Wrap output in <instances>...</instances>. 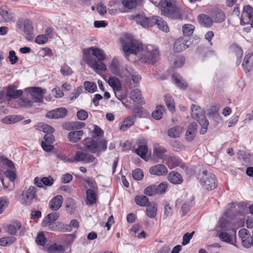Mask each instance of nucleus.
I'll use <instances>...</instances> for the list:
<instances>
[{
	"instance_id": "1",
	"label": "nucleus",
	"mask_w": 253,
	"mask_h": 253,
	"mask_svg": "<svg viewBox=\"0 0 253 253\" xmlns=\"http://www.w3.org/2000/svg\"><path fill=\"white\" fill-rule=\"evenodd\" d=\"M130 18L134 20L137 24L143 27H151L156 24L159 29L162 31L166 33L169 32V28L167 22L158 16H152L148 18L141 14H137L134 16L131 15Z\"/></svg>"
},
{
	"instance_id": "2",
	"label": "nucleus",
	"mask_w": 253,
	"mask_h": 253,
	"mask_svg": "<svg viewBox=\"0 0 253 253\" xmlns=\"http://www.w3.org/2000/svg\"><path fill=\"white\" fill-rule=\"evenodd\" d=\"M162 15L171 19H181L182 10L177 6L175 2L172 0H162L159 2Z\"/></svg>"
},
{
	"instance_id": "3",
	"label": "nucleus",
	"mask_w": 253,
	"mask_h": 253,
	"mask_svg": "<svg viewBox=\"0 0 253 253\" xmlns=\"http://www.w3.org/2000/svg\"><path fill=\"white\" fill-rule=\"evenodd\" d=\"M198 178L203 187L207 190H212L217 186V181L214 174L202 170L198 175Z\"/></svg>"
},
{
	"instance_id": "4",
	"label": "nucleus",
	"mask_w": 253,
	"mask_h": 253,
	"mask_svg": "<svg viewBox=\"0 0 253 253\" xmlns=\"http://www.w3.org/2000/svg\"><path fill=\"white\" fill-rule=\"evenodd\" d=\"M191 116L197 120L202 126L200 133L202 134H205L207 131V127L209 123L205 116V113L199 106L192 104L191 105Z\"/></svg>"
},
{
	"instance_id": "5",
	"label": "nucleus",
	"mask_w": 253,
	"mask_h": 253,
	"mask_svg": "<svg viewBox=\"0 0 253 253\" xmlns=\"http://www.w3.org/2000/svg\"><path fill=\"white\" fill-rule=\"evenodd\" d=\"M84 142L85 148L92 153L104 151L107 148V143L104 140L95 141L86 138L84 140Z\"/></svg>"
},
{
	"instance_id": "6",
	"label": "nucleus",
	"mask_w": 253,
	"mask_h": 253,
	"mask_svg": "<svg viewBox=\"0 0 253 253\" xmlns=\"http://www.w3.org/2000/svg\"><path fill=\"white\" fill-rule=\"evenodd\" d=\"M83 53L84 60H86V58H88L90 60H95L91 56V54L99 60H103L106 58V54L104 51L98 47H90L84 48L83 50Z\"/></svg>"
},
{
	"instance_id": "7",
	"label": "nucleus",
	"mask_w": 253,
	"mask_h": 253,
	"mask_svg": "<svg viewBox=\"0 0 253 253\" xmlns=\"http://www.w3.org/2000/svg\"><path fill=\"white\" fill-rule=\"evenodd\" d=\"M142 48V44L133 39L128 40L123 45V50L127 55L130 54H137Z\"/></svg>"
},
{
	"instance_id": "8",
	"label": "nucleus",
	"mask_w": 253,
	"mask_h": 253,
	"mask_svg": "<svg viewBox=\"0 0 253 253\" xmlns=\"http://www.w3.org/2000/svg\"><path fill=\"white\" fill-rule=\"evenodd\" d=\"M147 52L142 56L141 59L145 63L154 64L159 57V51L157 48L150 45L147 47Z\"/></svg>"
},
{
	"instance_id": "9",
	"label": "nucleus",
	"mask_w": 253,
	"mask_h": 253,
	"mask_svg": "<svg viewBox=\"0 0 253 253\" xmlns=\"http://www.w3.org/2000/svg\"><path fill=\"white\" fill-rule=\"evenodd\" d=\"M36 192V188L34 186H31L27 190L23 192L21 203L26 206L30 205L35 197Z\"/></svg>"
},
{
	"instance_id": "10",
	"label": "nucleus",
	"mask_w": 253,
	"mask_h": 253,
	"mask_svg": "<svg viewBox=\"0 0 253 253\" xmlns=\"http://www.w3.org/2000/svg\"><path fill=\"white\" fill-rule=\"evenodd\" d=\"M253 19V8L250 5L244 7L240 19V24L242 25L249 24Z\"/></svg>"
},
{
	"instance_id": "11",
	"label": "nucleus",
	"mask_w": 253,
	"mask_h": 253,
	"mask_svg": "<svg viewBox=\"0 0 253 253\" xmlns=\"http://www.w3.org/2000/svg\"><path fill=\"white\" fill-rule=\"evenodd\" d=\"M72 162H83L84 163H90L94 162L96 158L92 155L84 153L82 151H77L73 157Z\"/></svg>"
},
{
	"instance_id": "12",
	"label": "nucleus",
	"mask_w": 253,
	"mask_h": 253,
	"mask_svg": "<svg viewBox=\"0 0 253 253\" xmlns=\"http://www.w3.org/2000/svg\"><path fill=\"white\" fill-rule=\"evenodd\" d=\"M31 97L34 102H42L43 98L44 90L40 87H33L28 89Z\"/></svg>"
},
{
	"instance_id": "13",
	"label": "nucleus",
	"mask_w": 253,
	"mask_h": 253,
	"mask_svg": "<svg viewBox=\"0 0 253 253\" xmlns=\"http://www.w3.org/2000/svg\"><path fill=\"white\" fill-rule=\"evenodd\" d=\"M194 200V198L192 196H190L187 197L184 201L181 199H178L176 201V205L182 204L181 211L182 215L184 216L189 211L191 207L193 206V201Z\"/></svg>"
},
{
	"instance_id": "14",
	"label": "nucleus",
	"mask_w": 253,
	"mask_h": 253,
	"mask_svg": "<svg viewBox=\"0 0 253 253\" xmlns=\"http://www.w3.org/2000/svg\"><path fill=\"white\" fill-rule=\"evenodd\" d=\"M168 171L166 166L161 164L154 165L149 169V173L151 174L159 176L166 175Z\"/></svg>"
},
{
	"instance_id": "15",
	"label": "nucleus",
	"mask_w": 253,
	"mask_h": 253,
	"mask_svg": "<svg viewBox=\"0 0 253 253\" xmlns=\"http://www.w3.org/2000/svg\"><path fill=\"white\" fill-rule=\"evenodd\" d=\"M85 62L93 69L95 71H105L106 70V66L104 63L102 62V60H90L88 58H86V60H84Z\"/></svg>"
},
{
	"instance_id": "16",
	"label": "nucleus",
	"mask_w": 253,
	"mask_h": 253,
	"mask_svg": "<svg viewBox=\"0 0 253 253\" xmlns=\"http://www.w3.org/2000/svg\"><path fill=\"white\" fill-rule=\"evenodd\" d=\"M166 149L159 144L156 143L154 145L153 157L157 161L162 159L165 156Z\"/></svg>"
},
{
	"instance_id": "17",
	"label": "nucleus",
	"mask_w": 253,
	"mask_h": 253,
	"mask_svg": "<svg viewBox=\"0 0 253 253\" xmlns=\"http://www.w3.org/2000/svg\"><path fill=\"white\" fill-rule=\"evenodd\" d=\"M67 110L64 108H60L48 112L46 117L50 119H58L66 116Z\"/></svg>"
},
{
	"instance_id": "18",
	"label": "nucleus",
	"mask_w": 253,
	"mask_h": 253,
	"mask_svg": "<svg viewBox=\"0 0 253 253\" xmlns=\"http://www.w3.org/2000/svg\"><path fill=\"white\" fill-rule=\"evenodd\" d=\"M189 41L184 38L178 39L174 42L173 49L176 52H181L187 48L189 45L187 44Z\"/></svg>"
},
{
	"instance_id": "19",
	"label": "nucleus",
	"mask_w": 253,
	"mask_h": 253,
	"mask_svg": "<svg viewBox=\"0 0 253 253\" xmlns=\"http://www.w3.org/2000/svg\"><path fill=\"white\" fill-rule=\"evenodd\" d=\"M23 26L24 33L27 35L26 39L29 41L32 40L34 38L32 22L29 19H26L23 22Z\"/></svg>"
},
{
	"instance_id": "20",
	"label": "nucleus",
	"mask_w": 253,
	"mask_h": 253,
	"mask_svg": "<svg viewBox=\"0 0 253 253\" xmlns=\"http://www.w3.org/2000/svg\"><path fill=\"white\" fill-rule=\"evenodd\" d=\"M242 66L246 72H249L253 69V53H249L245 56Z\"/></svg>"
},
{
	"instance_id": "21",
	"label": "nucleus",
	"mask_w": 253,
	"mask_h": 253,
	"mask_svg": "<svg viewBox=\"0 0 253 253\" xmlns=\"http://www.w3.org/2000/svg\"><path fill=\"white\" fill-rule=\"evenodd\" d=\"M217 227L220 228L221 230L223 231L231 230L236 232L235 226L233 224L224 218H221L220 219Z\"/></svg>"
},
{
	"instance_id": "22",
	"label": "nucleus",
	"mask_w": 253,
	"mask_h": 253,
	"mask_svg": "<svg viewBox=\"0 0 253 253\" xmlns=\"http://www.w3.org/2000/svg\"><path fill=\"white\" fill-rule=\"evenodd\" d=\"M63 201V197L61 195H57L50 200L49 204V207L52 211H57L61 207Z\"/></svg>"
},
{
	"instance_id": "23",
	"label": "nucleus",
	"mask_w": 253,
	"mask_h": 253,
	"mask_svg": "<svg viewBox=\"0 0 253 253\" xmlns=\"http://www.w3.org/2000/svg\"><path fill=\"white\" fill-rule=\"evenodd\" d=\"M197 132V124L195 122L191 123L187 128L186 133V139L191 141L194 138Z\"/></svg>"
},
{
	"instance_id": "24",
	"label": "nucleus",
	"mask_w": 253,
	"mask_h": 253,
	"mask_svg": "<svg viewBox=\"0 0 253 253\" xmlns=\"http://www.w3.org/2000/svg\"><path fill=\"white\" fill-rule=\"evenodd\" d=\"M171 78L173 83L180 88L185 89L187 86V83L182 79L180 74L174 73Z\"/></svg>"
},
{
	"instance_id": "25",
	"label": "nucleus",
	"mask_w": 253,
	"mask_h": 253,
	"mask_svg": "<svg viewBox=\"0 0 253 253\" xmlns=\"http://www.w3.org/2000/svg\"><path fill=\"white\" fill-rule=\"evenodd\" d=\"M0 15L3 22H9L13 19V14L6 6L2 5L0 8Z\"/></svg>"
},
{
	"instance_id": "26",
	"label": "nucleus",
	"mask_w": 253,
	"mask_h": 253,
	"mask_svg": "<svg viewBox=\"0 0 253 253\" xmlns=\"http://www.w3.org/2000/svg\"><path fill=\"white\" fill-rule=\"evenodd\" d=\"M110 70L112 73L116 76H119L121 78L124 77V75L121 71L119 62L116 58H113L112 60L110 65Z\"/></svg>"
},
{
	"instance_id": "27",
	"label": "nucleus",
	"mask_w": 253,
	"mask_h": 253,
	"mask_svg": "<svg viewBox=\"0 0 253 253\" xmlns=\"http://www.w3.org/2000/svg\"><path fill=\"white\" fill-rule=\"evenodd\" d=\"M84 134L83 130H77L70 131L68 134V139L73 143L79 142L82 138Z\"/></svg>"
},
{
	"instance_id": "28",
	"label": "nucleus",
	"mask_w": 253,
	"mask_h": 253,
	"mask_svg": "<svg viewBox=\"0 0 253 253\" xmlns=\"http://www.w3.org/2000/svg\"><path fill=\"white\" fill-rule=\"evenodd\" d=\"M168 179L170 182L175 184H181L183 181L181 175L175 171H172L169 174Z\"/></svg>"
},
{
	"instance_id": "29",
	"label": "nucleus",
	"mask_w": 253,
	"mask_h": 253,
	"mask_svg": "<svg viewBox=\"0 0 253 253\" xmlns=\"http://www.w3.org/2000/svg\"><path fill=\"white\" fill-rule=\"evenodd\" d=\"M34 182L35 184L39 187H42V184H44L45 186H50L53 184V179L50 176L47 177H45L42 179L36 177L35 178Z\"/></svg>"
},
{
	"instance_id": "30",
	"label": "nucleus",
	"mask_w": 253,
	"mask_h": 253,
	"mask_svg": "<svg viewBox=\"0 0 253 253\" xmlns=\"http://www.w3.org/2000/svg\"><path fill=\"white\" fill-rule=\"evenodd\" d=\"M22 94L21 90H17L15 87L9 86L7 87L6 95L9 98H17Z\"/></svg>"
},
{
	"instance_id": "31",
	"label": "nucleus",
	"mask_w": 253,
	"mask_h": 253,
	"mask_svg": "<svg viewBox=\"0 0 253 253\" xmlns=\"http://www.w3.org/2000/svg\"><path fill=\"white\" fill-rule=\"evenodd\" d=\"M22 228L21 224L18 221H13L7 226V231L9 234L14 235L16 233L17 230Z\"/></svg>"
},
{
	"instance_id": "32",
	"label": "nucleus",
	"mask_w": 253,
	"mask_h": 253,
	"mask_svg": "<svg viewBox=\"0 0 253 253\" xmlns=\"http://www.w3.org/2000/svg\"><path fill=\"white\" fill-rule=\"evenodd\" d=\"M135 121V117L133 116H130L124 119L122 125L120 126V130L123 131L127 130L134 124Z\"/></svg>"
},
{
	"instance_id": "33",
	"label": "nucleus",
	"mask_w": 253,
	"mask_h": 253,
	"mask_svg": "<svg viewBox=\"0 0 253 253\" xmlns=\"http://www.w3.org/2000/svg\"><path fill=\"white\" fill-rule=\"evenodd\" d=\"M107 82L108 84L115 91H119L122 88V84L121 82L119 79L116 77H111L109 78Z\"/></svg>"
},
{
	"instance_id": "34",
	"label": "nucleus",
	"mask_w": 253,
	"mask_h": 253,
	"mask_svg": "<svg viewBox=\"0 0 253 253\" xmlns=\"http://www.w3.org/2000/svg\"><path fill=\"white\" fill-rule=\"evenodd\" d=\"M198 20L200 24L204 27H210L213 23V20L211 18L205 14H201L199 15Z\"/></svg>"
},
{
	"instance_id": "35",
	"label": "nucleus",
	"mask_w": 253,
	"mask_h": 253,
	"mask_svg": "<svg viewBox=\"0 0 253 253\" xmlns=\"http://www.w3.org/2000/svg\"><path fill=\"white\" fill-rule=\"evenodd\" d=\"M96 191L91 190L90 189H87L86 191V201L87 205H92L96 202Z\"/></svg>"
},
{
	"instance_id": "36",
	"label": "nucleus",
	"mask_w": 253,
	"mask_h": 253,
	"mask_svg": "<svg viewBox=\"0 0 253 253\" xmlns=\"http://www.w3.org/2000/svg\"><path fill=\"white\" fill-rule=\"evenodd\" d=\"M130 96L132 100L137 103L141 104L143 102L141 91L139 89L136 88L131 91Z\"/></svg>"
},
{
	"instance_id": "37",
	"label": "nucleus",
	"mask_w": 253,
	"mask_h": 253,
	"mask_svg": "<svg viewBox=\"0 0 253 253\" xmlns=\"http://www.w3.org/2000/svg\"><path fill=\"white\" fill-rule=\"evenodd\" d=\"M22 120V117L21 116L10 115L3 118L1 120V122L4 124H11L17 123Z\"/></svg>"
},
{
	"instance_id": "38",
	"label": "nucleus",
	"mask_w": 253,
	"mask_h": 253,
	"mask_svg": "<svg viewBox=\"0 0 253 253\" xmlns=\"http://www.w3.org/2000/svg\"><path fill=\"white\" fill-rule=\"evenodd\" d=\"M135 201L137 205L141 207L148 206L150 204L149 199L144 195L136 196Z\"/></svg>"
},
{
	"instance_id": "39",
	"label": "nucleus",
	"mask_w": 253,
	"mask_h": 253,
	"mask_svg": "<svg viewBox=\"0 0 253 253\" xmlns=\"http://www.w3.org/2000/svg\"><path fill=\"white\" fill-rule=\"evenodd\" d=\"M133 116L136 117L144 118L146 117L148 113L142 107H136L134 108L132 111Z\"/></svg>"
},
{
	"instance_id": "40",
	"label": "nucleus",
	"mask_w": 253,
	"mask_h": 253,
	"mask_svg": "<svg viewBox=\"0 0 253 253\" xmlns=\"http://www.w3.org/2000/svg\"><path fill=\"white\" fill-rule=\"evenodd\" d=\"M147 208L146 210V215L150 218H154L156 214L157 211V206L155 204L152 205L149 204V206H147Z\"/></svg>"
},
{
	"instance_id": "41",
	"label": "nucleus",
	"mask_w": 253,
	"mask_h": 253,
	"mask_svg": "<svg viewBox=\"0 0 253 253\" xmlns=\"http://www.w3.org/2000/svg\"><path fill=\"white\" fill-rule=\"evenodd\" d=\"M165 101L168 108L170 111H173L175 110V103L173 99L169 94H166L165 96Z\"/></svg>"
},
{
	"instance_id": "42",
	"label": "nucleus",
	"mask_w": 253,
	"mask_h": 253,
	"mask_svg": "<svg viewBox=\"0 0 253 253\" xmlns=\"http://www.w3.org/2000/svg\"><path fill=\"white\" fill-rule=\"evenodd\" d=\"M165 110V107L162 105H158L156 107L155 110L152 113V116L156 120H160L163 116V112Z\"/></svg>"
},
{
	"instance_id": "43",
	"label": "nucleus",
	"mask_w": 253,
	"mask_h": 253,
	"mask_svg": "<svg viewBox=\"0 0 253 253\" xmlns=\"http://www.w3.org/2000/svg\"><path fill=\"white\" fill-rule=\"evenodd\" d=\"M181 131V128L180 126H175L170 128L168 134L171 138H177L180 136Z\"/></svg>"
},
{
	"instance_id": "44",
	"label": "nucleus",
	"mask_w": 253,
	"mask_h": 253,
	"mask_svg": "<svg viewBox=\"0 0 253 253\" xmlns=\"http://www.w3.org/2000/svg\"><path fill=\"white\" fill-rule=\"evenodd\" d=\"M37 129L41 131H43L47 133L54 131V128L52 126L42 123H40L37 124Z\"/></svg>"
},
{
	"instance_id": "45",
	"label": "nucleus",
	"mask_w": 253,
	"mask_h": 253,
	"mask_svg": "<svg viewBox=\"0 0 253 253\" xmlns=\"http://www.w3.org/2000/svg\"><path fill=\"white\" fill-rule=\"evenodd\" d=\"M48 253H57L58 252H63V247L62 246L57 244H53L50 245L47 248Z\"/></svg>"
},
{
	"instance_id": "46",
	"label": "nucleus",
	"mask_w": 253,
	"mask_h": 253,
	"mask_svg": "<svg viewBox=\"0 0 253 253\" xmlns=\"http://www.w3.org/2000/svg\"><path fill=\"white\" fill-rule=\"evenodd\" d=\"M195 27L190 24H184L182 27V31L183 35L186 36H191L194 32Z\"/></svg>"
},
{
	"instance_id": "47",
	"label": "nucleus",
	"mask_w": 253,
	"mask_h": 253,
	"mask_svg": "<svg viewBox=\"0 0 253 253\" xmlns=\"http://www.w3.org/2000/svg\"><path fill=\"white\" fill-rule=\"evenodd\" d=\"M67 211L69 213H72L75 210L76 206L74 200L72 198H69L66 201Z\"/></svg>"
},
{
	"instance_id": "48",
	"label": "nucleus",
	"mask_w": 253,
	"mask_h": 253,
	"mask_svg": "<svg viewBox=\"0 0 253 253\" xmlns=\"http://www.w3.org/2000/svg\"><path fill=\"white\" fill-rule=\"evenodd\" d=\"M148 151V147L146 145H140L135 149L136 153L142 158L144 159Z\"/></svg>"
},
{
	"instance_id": "49",
	"label": "nucleus",
	"mask_w": 253,
	"mask_h": 253,
	"mask_svg": "<svg viewBox=\"0 0 253 253\" xmlns=\"http://www.w3.org/2000/svg\"><path fill=\"white\" fill-rule=\"evenodd\" d=\"M137 0H123V6L127 9H131L135 8L137 5Z\"/></svg>"
},
{
	"instance_id": "50",
	"label": "nucleus",
	"mask_w": 253,
	"mask_h": 253,
	"mask_svg": "<svg viewBox=\"0 0 253 253\" xmlns=\"http://www.w3.org/2000/svg\"><path fill=\"white\" fill-rule=\"evenodd\" d=\"M144 193L149 196L157 195L156 185H151L147 187L144 190Z\"/></svg>"
},
{
	"instance_id": "51",
	"label": "nucleus",
	"mask_w": 253,
	"mask_h": 253,
	"mask_svg": "<svg viewBox=\"0 0 253 253\" xmlns=\"http://www.w3.org/2000/svg\"><path fill=\"white\" fill-rule=\"evenodd\" d=\"M219 106L217 105L211 106L208 110V115L212 117H217L219 116Z\"/></svg>"
},
{
	"instance_id": "52",
	"label": "nucleus",
	"mask_w": 253,
	"mask_h": 253,
	"mask_svg": "<svg viewBox=\"0 0 253 253\" xmlns=\"http://www.w3.org/2000/svg\"><path fill=\"white\" fill-rule=\"evenodd\" d=\"M84 86L85 89L89 92H93L97 89L96 84L93 82L85 81L84 83Z\"/></svg>"
},
{
	"instance_id": "53",
	"label": "nucleus",
	"mask_w": 253,
	"mask_h": 253,
	"mask_svg": "<svg viewBox=\"0 0 253 253\" xmlns=\"http://www.w3.org/2000/svg\"><path fill=\"white\" fill-rule=\"evenodd\" d=\"M16 169L15 168L11 169H7L5 172V174L6 176L11 181H13L16 177Z\"/></svg>"
},
{
	"instance_id": "54",
	"label": "nucleus",
	"mask_w": 253,
	"mask_h": 253,
	"mask_svg": "<svg viewBox=\"0 0 253 253\" xmlns=\"http://www.w3.org/2000/svg\"><path fill=\"white\" fill-rule=\"evenodd\" d=\"M225 19V16L223 12L221 10L217 11L215 13L214 20L215 22L220 23L223 21Z\"/></svg>"
},
{
	"instance_id": "55",
	"label": "nucleus",
	"mask_w": 253,
	"mask_h": 253,
	"mask_svg": "<svg viewBox=\"0 0 253 253\" xmlns=\"http://www.w3.org/2000/svg\"><path fill=\"white\" fill-rule=\"evenodd\" d=\"M168 188V184L166 182H162L158 186L156 185L157 194H163L165 193Z\"/></svg>"
},
{
	"instance_id": "56",
	"label": "nucleus",
	"mask_w": 253,
	"mask_h": 253,
	"mask_svg": "<svg viewBox=\"0 0 253 253\" xmlns=\"http://www.w3.org/2000/svg\"><path fill=\"white\" fill-rule=\"evenodd\" d=\"M219 239L223 242H225L230 244L232 243V239L230 235L224 232H221L219 234Z\"/></svg>"
},
{
	"instance_id": "57",
	"label": "nucleus",
	"mask_w": 253,
	"mask_h": 253,
	"mask_svg": "<svg viewBox=\"0 0 253 253\" xmlns=\"http://www.w3.org/2000/svg\"><path fill=\"white\" fill-rule=\"evenodd\" d=\"M0 161L4 165L9 168V169L15 168L13 163L7 158L2 156L0 158Z\"/></svg>"
},
{
	"instance_id": "58",
	"label": "nucleus",
	"mask_w": 253,
	"mask_h": 253,
	"mask_svg": "<svg viewBox=\"0 0 253 253\" xmlns=\"http://www.w3.org/2000/svg\"><path fill=\"white\" fill-rule=\"evenodd\" d=\"M132 177L137 180H140L143 177V171L139 169H135L132 172Z\"/></svg>"
},
{
	"instance_id": "59",
	"label": "nucleus",
	"mask_w": 253,
	"mask_h": 253,
	"mask_svg": "<svg viewBox=\"0 0 253 253\" xmlns=\"http://www.w3.org/2000/svg\"><path fill=\"white\" fill-rule=\"evenodd\" d=\"M242 243L244 247L246 248H250L252 245H253L252 237L251 236V235L247 236L245 239L242 240Z\"/></svg>"
},
{
	"instance_id": "60",
	"label": "nucleus",
	"mask_w": 253,
	"mask_h": 253,
	"mask_svg": "<svg viewBox=\"0 0 253 253\" xmlns=\"http://www.w3.org/2000/svg\"><path fill=\"white\" fill-rule=\"evenodd\" d=\"M46 238L42 233H39L36 238V242L38 245L44 246L45 244Z\"/></svg>"
},
{
	"instance_id": "61",
	"label": "nucleus",
	"mask_w": 253,
	"mask_h": 253,
	"mask_svg": "<svg viewBox=\"0 0 253 253\" xmlns=\"http://www.w3.org/2000/svg\"><path fill=\"white\" fill-rule=\"evenodd\" d=\"M194 234V231L192 232L191 233H186L183 236V241L182 244L183 245H186L188 244L191 239L192 238L193 235Z\"/></svg>"
},
{
	"instance_id": "62",
	"label": "nucleus",
	"mask_w": 253,
	"mask_h": 253,
	"mask_svg": "<svg viewBox=\"0 0 253 253\" xmlns=\"http://www.w3.org/2000/svg\"><path fill=\"white\" fill-rule=\"evenodd\" d=\"M185 59L183 56H179L176 57L174 61V66L175 68H179L182 67L184 63Z\"/></svg>"
},
{
	"instance_id": "63",
	"label": "nucleus",
	"mask_w": 253,
	"mask_h": 253,
	"mask_svg": "<svg viewBox=\"0 0 253 253\" xmlns=\"http://www.w3.org/2000/svg\"><path fill=\"white\" fill-rule=\"evenodd\" d=\"M70 125L72 126V127L73 129H79L84 127L85 126V124L82 122H72Z\"/></svg>"
},
{
	"instance_id": "64",
	"label": "nucleus",
	"mask_w": 253,
	"mask_h": 253,
	"mask_svg": "<svg viewBox=\"0 0 253 253\" xmlns=\"http://www.w3.org/2000/svg\"><path fill=\"white\" fill-rule=\"evenodd\" d=\"M77 116L78 119L84 121L88 117V113L84 110H80L77 112Z\"/></svg>"
}]
</instances>
